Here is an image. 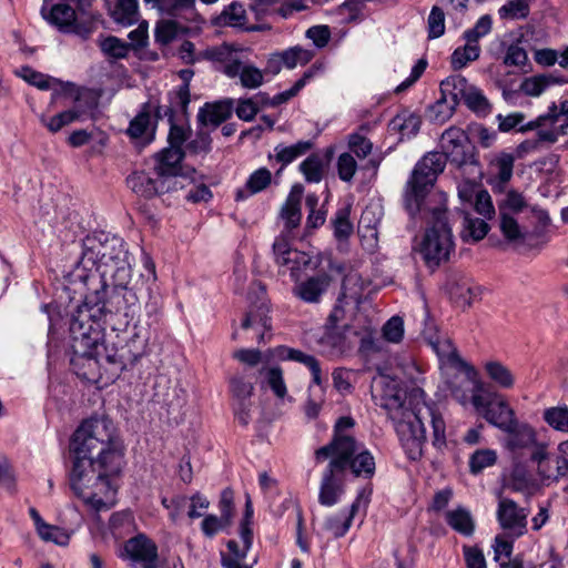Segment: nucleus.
<instances>
[{"label": "nucleus", "instance_id": "63", "mask_svg": "<svg viewBox=\"0 0 568 568\" xmlns=\"http://www.w3.org/2000/svg\"><path fill=\"white\" fill-rule=\"evenodd\" d=\"M428 38L437 39L445 33V13L444 10L434 6L427 19Z\"/></svg>", "mask_w": 568, "mask_h": 568}, {"label": "nucleus", "instance_id": "38", "mask_svg": "<svg viewBox=\"0 0 568 568\" xmlns=\"http://www.w3.org/2000/svg\"><path fill=\"white\" fill-rule=\"evenodd\" d=\"M466 381L460 382L459 384L450 383L449 388L452 396L463 406L471 404L474 406V397L478 395L477 388L478 384L481 386H487L483 381L478 378V372L476 371V375L470 377L468 374H465Z\"/></svg>", "mask_w": 568, "mask_h": 568}, {"label": "nucleus", "instance_id": "5", "mask_svg": "<svg viewBox=\"0 0 568 568\" xmlns=\"http://www.w3.org/2000/svg\"><path fill=\"white\" fill-rule=\"evenodd\" d=\"M120 471L106 469L100 463H95V459L73 456L69 473L70 488L92 509H109L114 496L110 477Z\"/></svg>", "mask_w": 568, "mask_h": 568}, {"label": "nucleus", "instance_id": "60", "mask_svg": "<svg viewBox=\"0 0 568 568\" xmlns=\"http://www.w3.org/2000/svg\"><path fill=\"white\" fill-rule=\"evenodd\" d=\"M497 454L493 449H478L469 458L470 473L477 475L485 468L495 465Z\"/></svg>", "mask_w": 568, "mask_h": 568}, {"label": "nucleus", "instance_id": "45", "mask_svg": "<svg viewBox=\"0 0 568 568\" xmlns=\"http://www.w3.org/2000/svg\"><path fill=\"white\" fill-rule=\"evenodd\" d=\"M247 16L245 7L240 1H233L224 10L217 18V22L221 26H227L233 28L244 29L246 26Z\"/></svg>", "mask_w": 568, "mask_h": 568}, {"label": "nucleus", "instance_id": "1", "mask_svg": "<svg viewBox=\"0 0 568 568\" xmlns=\"http://www.w3.org/2000/svg\"><path fill=\"white\" fill-rule=\"evenodd\" d=\"M379 397V406L387 410L400 445L407 457L417 460L423 455L426 442L425 422L433 428V445L442 448L446 445L445 422L432 406L417 403L414 407L406 404V392L396 378L381 375L374 381Z\"/></svg>", "mask_w": 568, "mask_h": 568}, {"label": "nucleus", "instance_id": "46", "mask_svg": "<svg viewBox=\"0 0 568 568\" xmlns=\"http://www.w3.org/2000/svg\"><path fill=\"white\" fill-rule=\"evenodd\" d=\"M499 220L500 232L509 243L520 244L525 242L527 231L519 225L514 215L499 213Z\"/></svg>", "mask_w": 568, "mask_h": 568}, {"label": "nucleus", "instance_id": "7", "mask_svg": "<svg viewBox=\"0 0 568 568\" xmlns=\"http://www.w3.org/2000/svg\"><path fill=\"white\" fill-rule=\"evenodd\" d=\"M331 458L326 467L342 471L351 469L354 476L371 478L375 474V459L371 452L353 436L333 437L331 443L315 450V459Z\"/></svg>", "mask_w": 568, "mask_h": 568}, {"label": "nucleus", "instance_id": "51", "mask_svg": "<svg viewBox=\"0 0 568 568\" xmlns=\"http://www.w3.org/2000/svg\"><path fill=\"white\" fill-rule=\"evenodd\" d=\"M258 103L266 104L265 93H258L253 98L239 99L233 112H235L240 120L252 121L258 113Z\"/></svg>", "mask_w": 568, "mask_h": 568}, {"label": "nucleus", "instance_id": "16", "mask_svg": "<svg viewBox=\"0 0 568 568\" xmlns=\"http://www.w3.org/2000/svg\"><path fill=\"white\" fill-rule=\"evenodd\" d=\"M184 158L182 149L168 146L154 158L153 168L161 172L163 179L169 180L174 190L182 189L183 178L180 175L181 162Z\"/></svg>", "mask_w": 568, "mask_h": 568}, {"label": "nucleus", "instance_id": "36", "mask_svg": "<svg viewBox=\"0 0 568 568\" xmlns=\"http://www.w3.org/2000/svg\"><path fill=\"white\" fill-rule=\"evenodd\" d=\"M445 519L453 530L465 537L471 536L475 531V520L470 511L463 506L446 511Z\"/></svg>", "mask_w": 568, "mask_h": 568}, {"label": "nucleus", "instance_id": "48", "mask_svg": "<svg viewBox=\"0 0 568 568\" xmlns=\"http://www.w3.org/2000/svg\"><path fill=\"white\" fill-rule=\"evenodd\" d=\"M542 419L554 430L568 434V406L566 404L544 409Z\"/></svg>", "mask_w": 568, "mask_h": 568}, {"label": "nucleus", "instance_id": "54", "mask_svg": "<svg viewBox=\"0 0 568 568\" xmlns=\"http://www.w3.org/2000/svg\"><path fill=\"white\" fill-rule=\"evenodd\" d=\"M480 47L478 44H468L458 47L452 54V67L454 70H460L466 67L469 62H473L479 58Z\"/></svg>", "mask_w": 568, "mask_h": 568}, {"label": "nucleus", "instance_id": "47", "mask_svg": "<svg viewBox=\"0 0 568 568\" xmlns=\"http://www.w3.org/2000/svg\"><path fill=\"white\" fill-rule=\"evenodd\" d=\"M489 231L488 224L477 217H471L466 213L463 220V230L460 236L465 242H477L483 240Z\"/></svg>", "mask_w": 568, "mask_h": 568}, {"label": "nucleus", "instance_id": "64", "mask_svg": "<svg viewBox=\"0 0 568 568\" xmlns=\"http://www.w3.org/2000/svg\"><path fill=\"white\" fill-rule=\"evenodd\" d=\"M348 149L358 159L367 158L373 150V143L359 132H354L348 136Z\"/></svg>", "mask_w": 568, "mask_h": 568}, {"label": "nucleus", "instance_id": "2", "mask_svg": "<svg viewBox=\"0 0 568 568\" xmlns=\"http://www.w3.org/2000/svg\"><path fill=\"white\" fill-rule=\"evenodd\" d=\"M81 247L72 275L84 285H93L110 277H114L120 285L131 282L132 267L123 239L94 232L82 240Z\"/></svg>", "mask_w": 568, "mask_h": 568}, {"label": "nucleus", "instance_id": "21", "mask_svg": "<svg viewBox=\"0 0 568 568\" xmlns=\"http://www.w3.org/2000/svg\"><path fill=\"white\" fill-rule=\"evenodd\" d=\"M190 102V89H186L185 87H178L169 93V105H159L155 109V116L158 119L166 118L168 122H172L176 118L186 120Z\"/></svg>", "mask_w": 568, "mask_h": 568}, {"label": "nucleus", "instance_id": "43", "mask_svg": "<svg viewBox=\"0 0 568 568\" xmlns=\"http://www.w3.org/2000/svg\"><path fill=\"white\" fill-rule=\"evenodd\" d=\"M564 82H566L564 79L556 78L552 74H538L526 78L523 81L520 89L526 95L539 97L549 87Z\"/></svg>", "mask_w": 568, "mask_h": 568}, {"label": "nucleus", "instance_id": "10", "mask_svg": "<svg viewBox=\"0 0 568 568\" xmlns=\"http://www.w3.org/2000/svg\"><path fill=\"white\" fill-rule=\"evenodd\" d=\"M478 395L474 397V408L490 425L500 430H510L516 418L514 409L509 406L504 395L490 390L488 386L478 384Z\"/></svg>", "mask_w": 568, "mask_h": 568}, {"label": "nucleus", "instance_id": "57", "mask_svg": "<svg viewBox=\"0 0 568 568\" xmlns=\"http://www.w3.org/2000/svg\"><path fill=\"white\" fill-rule=\"evenodd\" d=\"M272 355L282 361H293L305 365L307 368L317 359L313 355L287 346H278L272 351Z\"/></svg>", "mask_w": 568, "mask_h": 568}, {"label": "nucleus", "instance_id": "52", "mask_svg": "<svg viewBox=\"0 0 568 568\" xmlns=\"http://www.w3.org/2000/svg\"><path fill=\"white\" fill-rule=\"evenodd\" d=\"M351 207L345 206L338 209L335 213L334 219L332 220V225L334 230V236L338 241L347 240L354 231L353 223L349 220Z\"/></svg>", "mask_w": 568, "mask_h": 568}, {"label": "nucleus", "instance_id": "28", "mask_svg": "<svg viewBox=\"0 0 568 568\" xmlns=\"http://www.w3.org/2000/svg\"><path fill=\"white\" fill-rule=\"evenodd\" d=\"M227 78H237L247 90L260 88L264 83V72L247 60V52L240 59L239 65L227 71Z\"/></svg>", "mask_w": 568, "mask_h": 568}, {"label": "nucleus", "instance_id": "22", "mask_svg": "<svg viewBox=\"0 0 568 568\" xmlns=\"http://www.w3.org/2000/svg\"><path fill=\"white\" fill-rule=\"evenodd\" d=\"M556 103L552 102L548 106V111L545 114L538 115L535 120L519 126V132H527L537 130V138L539 141H545L547 144H554L560 138L562 133V126L551 125V119L556 120Z\"/></svg>", "mask_w": 568, "mask_h": 568}, {"label": "nucleus", "instance_id": "20", "mask_svg": "<svg viewBox=\"0 0 568 568\" xmlns=\"http://www.w3.org/2000/svg\"><path fill=\"white\" fill-rule=\"evenodd\" d=\"M71 366L75 374L91 383H103L105 381V374L102 368L103 362L95 355L94 349L85 354H75L72 352Z\"/></svg>", "mask_w": 568, "mask_h": 568}, {"label": "nucleus", "instance_id": "55", "mask_svg": "<svg viewBox=\"0 0 568 568\" xmlns=\"http://www.w3.org/2000/svg\"><path fill=\"white\" fill-rule=\"evenodd\" d=\"M545 466L548 473H544L542 469H537L538 474L544 479L557 480L568 473V459L562 455H552L546 460Z\"/></svg>", "mask_w": 568, "mask_h": 568}, {"label": "nucleus", "instance_id": "17", "mask_svg": "<svg viewBox=\"0 0 568 568\" xmlns=\"http://www.w3.org/2000/svg\"><path fill=\"white\" fill-rule=\"evenodd\" d=\"M346 471L326 467L322 474L318 503L325 507L338 504L345 493Z\"/></svg>", "mask_w": 568, "mask_h": 568}, {"label": "nucleus", "instance_id": "39", "mask_svg": "<svg viewBox=\"0 0 568 568\" xmlns=\"http://www.w3.org/2000/svg\"><path fill=\"white\" fill-rule=\"evenodd\" d=\"M483 367L487 377L500 388L510 389L515 386L516 377L504 363L489 359L484 363Z\"/></svg>", "mask_w": 568, "mask_h": 568}, {"label": "nucleus", "instance_id": "11", "mask_svg": "<svg viewBox=\"0 0 568 568\" xmlns=\"http://www.w3.org/2000/svg\"><path fill=\"white\" fill-rule=\"evenodd\" d=\"M250 308L242 322L244 329L254 328L257 332L258 342H263L266 331L271 328L268 317L270 305L265 287L261 283H254L248 293Z\"/></svg>", "mask_w": 568, "mask_h": 568}, {"label": "nucleus", "instance_id": "15", "mask_svg": "<svg viewBox=\"0 0 568 568\" xmlns=\"http://www.w3.org/2000/svg\"><path fill=\"white\" fill-rule=\"evenodd\" d=\"M371 497V490L362 489L348 509H342L337 514L327 517L324 521V528L333 537H343L351 528L355 515L362 508L366 509Z\"/></svg>", "mask_w": 568, "mask_h": 568}, {"label": "nucleus", "instance_id": "31", "mask_svg": "<svg viewBox=\"0 0 568 568\" xmlns=\"http://www.w3.org/2000/svg\"><path fill=\"white\" fill-rule=\"evenodd\" d=\"M272 183V173L266 168H260L252 172L245 184L235 191L234 199L237 202L245 201L248 197L263 192Z\"/></svg>", "mask_w": 568, "mask_h": 568}, {"label": "nucleus", "instance_id": "29", "mask_svg": "<svg viewBox=\"0 0 568 568\" xmlns=\"http://www.w3.org/2000/svg\"><path fill=\"white\" fill-rule=\"evenodd\" d=\"M94 351L95 355L103 362L102 368L105 374L104 384L114 382L125 367L123 356L114 345L110 346L104 344V342H100V347H97Z\"/></svg>", "mask_w": 568, "mask_h": 568}, {"label": "nucleus", "instance_id": "58", "mask_svg": "<svg viewBox=\"0 0 568 568\" xmlns=\"http://www.w3.org/2000/svg\"><path fill=\"white\" fill-rule=\"evenodd\" d=\"M456 105H452L446 97L440 98L427 110L428 118L436 123H444L453 115Z\"/></svg>", "mask_w": 568, "mask_h": 568}, {"label": "nucleus", "instance_id": "37", "mask_svg": "<svg viewBox=\"0 0 568 568\" xmlns=\"http://www.w3.org/2000/svg\"><path fill=\"white\" fill-rule=\"evenodd\" d=\"M318 345L326 355H341L347 349L346 336L343 328L324 327L318 338Z\"/></svg>", "mask_w": 568, "mask_h": 568}, {"label": "nucleus", "instance_id": "18", "mask_svg": "<svg viewBox=\"0 0 568 568\" xmlns=\"http://www.w3.org/2000/svg\"><path fill=\"white\" fill-rule=\"evenodd\" d=\"M41 14L49 23L58 27L61 31L81 34L75 24V11L67 3H54L53 0H43Z\"/></svg>", "mask_w": 568, "mask_h": 568}, {"label": "nucleus", "instance_id": "30", "mask_svg": "<svg viewBox=\"0 0 568 568\" xmlns=\"http://www.w3.org/2000/svg\"><path fill=\"white\" fill-rule=\"evenodd\" d=\"M245 53V49L234 48L230 44L224 43L217 47L206 49L204 52V57L205 59L212 62L220 63V70L227 77V71L230 69L235 68V65H239L240 59Z\"/></svg>", "mask_w": 568, "mask_h": 568}, {"label": "nucleus", "instance_id": "27", "mask_svg": "<svg viewBox=\"0 0 568 568\" xmlns=\"http://www.w3.org/2000/svg\"><path fill=\"white\" fill-rule=\"evenodd\" d=\"M280 217L283 221V230L277 237H284V241H292L295 235L294 231L301 224V200L300 195L290 194L283 204Z\"/></svg>", "mask_w": 568, "mask_h": 568}, {"label": "nucleus", "instance_id": "53", "mask_svg": "<svg viewBox=\"0 0 568 568\" xmlns=\"http://www.w3.org/2000/svg\"><path fill=\"white\" fill-rule=\"evenodd\" d=\"M528 207L530 209L531 206L527 203L525 196L516 190H509L506 193L505 199L498 204L499 213H507L510 215L520 213Z\"/></svg>", "mask_w": 568, "mask_h": 568}, {"label": "nucleus", "instance_id": "24", "mask_svg": "<svg viewBox=\"0 0 568 568\" xmlns=\"http://www.w3.org/2000/svg\"><path fill=\"white\" fill-rule=\"evenodd\" d=\"M124 549L131 559L143 564L144 568H156L158 547L144 535H138L125 542Z\"/></svg>", "mask_w": 568, "mask_h": 568}, {"label": "nucleus", "instance_id": "34", "mask_svg": "<svg viewBox=\"0 0 568 568\" xmlns=\"http://www.w3.org/2000/svg\"><path fill=\"white\" fill-rule=\"evenodd\" d=\"M508 435L507 447L511 450L528 448L535 445L537 434L528 424H520L517 418L514 419L510 430H503Z\"/></svg>", "mask_w": 568, "mask_h": 568}, {"label": "nucleus", "instance_id": "14", "mask_svg": "<svg viewBox=\"0 0 568 568\" xmlns=\"http://www.w3.org/2000/svg\"><path fill=\"white\" fill-rule=\"evenodd\" d=\"M496 515L500 527L513 539L519 538L527 532L528 511L519 507L513 499L501 498L498 503Z\"/></svg>", "mask_w": 568, "mask_h": 568}, {"label": "nucleus", "instance_id": "4", "mask_svg": "<svg viewBox=\"0 0 568 568\" xmlns=\"http://www.w3.org/2000/svg\"><path fill=\"white\" fill-rule=\"evenodd\" d=\"M70 452L73 456L92 458L110 470H121L124 448L111 419L91 417L75 429Z\"/></svg>", "mask_w": 568, "mask_h": 568}, {"label": "nucleus", "instance_id": "42", "mask_svg": "<svg viewBox=\"0 0 568 568\" xmlns=\"http://www.w3.org/2000/svg\"><path fill=\"white\" fill-rule=\"evenodd\" d=\"M260 375L263 377L262 384L270 387L277 398L283 399L287 396L284 373L280 366L263 367Z\"/></svg>", "mask_w": 568, "mask_h": 568}, {"label": "nucleus", "instance_id": "61", "mask_svg": "<svg viewBox=\"0 0 568 568\" xmlns=\"http://www.w3.org/2000/svg\"><path fill=\"white\" fill-rule=\"evenodd\" d=\"M503 62L507 67H526L528 63V54L525 48L521 47L520 41L507 47Z\"/></svg>", "mask_w": 568, "mask_h": 568}, {"label": "nucleus", "instance_id": "56", "mask_svg": "<svg viewBox=\"0 0 568 568\" xmlns=\"http://www.w3.org/2000/svg\"><path fill=\"white\" fill-rule=\"evenodd\" d=\"M463 102L478 115H487L491 110L490 103L483 91L474 85L470 88Z\"/></svg>", "mask_w": 568, "mask_h": 568}, {"label": "nucleus", "instance_id": "32", "mask_svg": "<svg viewBox=\"0 0 568 568\" xmlns=\"http://www.w3.org/2000/svg\"><path fill=\"white\" fill-rule=\"evenodd\" d=\"M324 70V64L322 62H316L312 64L303 75L287 90L275 94L273 98H268L265 94V103L272 106H277L283 104L298 94V92L306 85L308 81H311L314 77L320 74Z\"/></svg>", "mask_w": 568, "mask_h": 568}, {"label": "nucleus", "instance_id": "49", "mask_svg": "<svg viewBox=\"0 0 568 568\" xmlns=\"http://www.w3.org/2000/svg\"><path fill=\"white\" fill-rule=\"evenodd\" d=\"M112 18L115 22L123 26H131L139 20L138 0H116L112 11Z\"/></svg>", "mask_w": 568, "mask_h": 568}, {"label": "nucleus", "instance_id": "40", "mask_svg": "<svg viewBox=\"0 0 568 568\" xmlns=\"http://www.w3.org/2000/svg\"><path fill=\"white\" fill-rule=\"evenodd\" d=\"M312 146L311 141H298L292 145L278 144L274 148V155H270V159H275L276 162L281 163L280 171H282L296 159L305 155Z\"/></svg>", "mask_w": 568, "mask_h": 568}, {"label": "nucleus", "instance_id": "35", "mask_svg": "<svg viewBox=\"0 0 568 568\" xmlns=\"http://www.w3.org/2000/svg\"><path fill=\"white\" fill-rule=\"evenodd\" d=\"M473 85L468 81L459 75H450L440 82V94L446 97L452 105H458L465 100L466 94Z\"/></svg>", "mask_w": 568, "mask_h": 568}, {"label": "nucleus", "instance_id": "41", "mask_svg": "<svg viewBox=\"0 0 568 568\" xmlns=\"http://www.w3.org/2000/svg\"><path fill=\"white\" fill-rule=\"evenodd\" d=\"M422 124V119L418 114L404 110L399 112L389 123L393 131L400 134V139H410L415 136Z\"/></svg>", "mask_w": 568, "mask_h": 568}, {"label": "nucleus", "instance_id": "62", "mask_svg": "<svg viewBox=\"0 0 568 568\" xmlns=\"http://www.w3.org/2000/svg\"><path fill=\"white\" fill-rule=\"evenodd\" d=\"M338 178L344 182H351L357 171V162L349 152L339 154L336 162Z\"/></svg>", "mask_w": 568, "mask_h": 568}, {"label": "nucleus", "instance_id": "13", "mask_svg": "<svg viewBox=\"0 0 568 568\" xmlns=\"http://www.w3.org/2000/svg\"><path fill=\"white\" fill-rule=\"evenodd\" d=\"M273 254L276 264L286 266L291 272V276L295 280L300 272L317 266V263L313 261L308 253L292 248L291 241H284V237L275 239Z\"/></svg>", "mask_w": 568, "mask_h": 568}, {"label": "nucleus", "instance_id": "23", "mask_svg": "<svg viewBox=\"0 0 568 568\" xmlns=\"http://www.w3.org/2000/svg\"><path fill=\"white\" fill-rule=\"evenodd\" d=\"M331 281L332 277L326 273L311 276L304 281H296L293 295L305 303H318L327 291Z\"/></svg>", "mask_w": 568, "mask_h": 568}, {"label": "nucleus", "instance_id": "9", "mask_svg": "<svg viewBox=\"0 0 568 568\" xmlns=\"http://www.w3.org/2000/svg\"><path fill=\"white\" fill-rule=\"evenodd\" d=\"M87 295H97L99 301L92 303L93 306L101 310V315L105 318L108 314L122 312L136 304L138 297L128 284L120 285L114 277L85 285Z\"/></svg>", "mask_w": 568, "mask_h": 568}, {"label": "nucleus", "instance_id": "6", "mask_svg": "<svg viewBox=\"0 0 568 568\" xmlns=\"http://www.w3.org/2000/svg\"><path fill=\"white\" fill-rule=\"evenodd\" d=\"M408 214L415 219L418 214L429 225L420 244V254L429 268L439 266L448 260L453 251L452 230L447 223V210L442 196L420 199V210Z\"/></svg>", "mask_w": 568, "mask_h": 568}, {"label": "nucleus", "instance_id": "3", "mask_svg": "<svg viewBox=\"0 0 568 568\" xmlns=\"http://www.w3.org/2000/svg\"><path fill=\"white\" fill-rule=\"evenodd\" d=\"M443 153L429 152L415 165L407 181L404 204L410 213L420 210V199L427 195L437 176L445 169L446 160L457 166L466 164L473 156V146L465 131L450 126L440 138Z\"/></svg>", "mask_w": 568, "mask_h": 568}, {"label": "nucleus", "instance_id": "25", "mask_svg": "<svg viewBox=\"0 0 568 568\" xmlns=\"http://www.w3.org/2000/svg\"><path fill=\"white\" fill-rule=\"evenodd\" d=\"M234 110V100L224 99L215 102H206L197 113V121L202 125L217 128L231 118Z\"/></svg>", "mask_w": 568, "mask_h": 568}, {"label": "nucleus", "instance_id": "44", "mask_svg": "<svg viewBox=\"0 0 568 568\" xmlns=\"http://www.w3.org/2000/svg\"><path fill=\"white\" fill-rule=\"evenodd\" d=\"M325 161L318 153L308 155L298 165L300 172L308 183H320L325 172Z\"/></svg>", "mask_w": 568, "mask_h": 568}, {"label": "nucleus", "instance_id": "12", "mask_svg": "<svg viewBox=\"0 0 568 568\" xmlns=\"http://www.w3.org/2000/svg\"><path fill=\"white\" fill-rule=\"evenodd\" d=\"M126 184L136 195L144 199L174 191L169 180L163 179L161 172L153 166L134 171L126 178Z\"/></svg>", "mask_w": 568, "mask_h": 568}, {"label": "nucleus", "instance_id": "33", "mask_svg": "<svg viewBox=\"0 0 568 568\" xmlns=\"http://www.w3.org/2000/svg\"><path fill=\"white\" fill-rule=\"evenodd\" d=\"M324 70V64L322 62H316L312 64L303 75L287 90L275 94L273 98H268L265 94V103L272 106H277L283 104L298 94V92L306 85L308 81H311L314 77L320 74Z\"/></svg>", "mask_w": 568, "mask_h": 568}, {"label": "nucleus", "instance_id": "8", "mask_svg": "<svg viewBox=\"0 0 568 568\" xmlns=\"http://www.w3.org/2000/svg\"><path fill=\"white\" fill-rule=\"evenodd\" d=\"M97 295H85L84 302L73 312L70 322L71 348L75 354H85L100 347L104 339V317L101 310L92 305Z\"/></svg>", "mask_w": 568, "mask_h": 568}, {"label": "nucleus", "instance_id": "19", "mask_svg": "<svg viewBox=\"0 0 568 568\" xmlns=\"http://www.w3.org/2000/svg\"><path fill=\"white\" fill-rule=\"evenodd\" d=\"M429 344L437 354L442 366L455 368L458 372L468 374L470 377L476 375V368L459 356L457 348L449 338H430Z\"/></svg>", "mask_w": 568, "mask_h": 568}, {"label": "nucleus", "instance_id": "59", "mask_svg": "<svg viewBox=\"0 0 568 568\" xmlns=\"http://www.w3.org/2000/svg\"><path fill=\"white\" fill-rule=\"evenodd\" d=\"M501 19L519 20L529 14V4L526 0H508L498 10Z\"/></svg>", "mask_w": 568, "mask_h": 568}, {"label": "nucleus", "instance_id": "26", "mask_svg": "<svg viewBox=\"0 0 568 568\" xmlns=\"http://www.w3.org/2000/svg\"><path fill=\"white\" fill-rule=\"evenodd\" d=\"M314 54L312 50L295 45L274 53L268 63L271 68L275 64L273 72L277 73L281 70V65L292 70L297 65L307 64L314 58Z\"/></svg>", "mask_w": 568, "mask_h": 568}, {"label": "nucleus", "instance_id": "50", "mask_svg": "<svg viewBox=\"0 0 568 568\" xmlns=\"http://www.w3.org/2000/svg\"><path fill=\"white\" fill-rule=\"evenodd\" d=\"M83 111L78 105L74 108L63 111L49 119L41 116V123L52 133L59 132L65 125L71 124L74 121L82 119Z\"/></svg>", "mask_w": 568, "mask_h": 568}]
</instances>
